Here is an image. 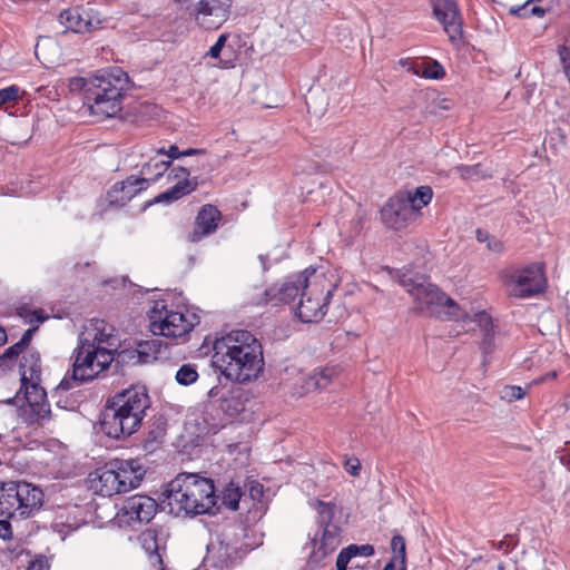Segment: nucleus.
I'll list each match as a JSON object with an SVG mask.
<instances>
[{"mask_svg":"<svg viewBox=\"0 0 570 570\" xmlns=\"http://www.w3.org/2000/svg\"><path fill=\"white\" fill-rule=\"evenodd\" d=\"M212 363L230 381L250 382L264 367L262 344L248 331H230L214 341Z\"/></svg>","mask_w":570,"mask_h":570,"instance_id":"obj_1","label":"nucleus"},{"mask_svg":"<svg viewBox=\"0 0 570 570\" xmlns=\"http://www.w3.org/2000/svg\"><path fill=\"white\" fill-rule=\"evenodd\" d=\"M216 501L213 480L196 473L184 472L166 485L160 507L176 517H193L209 513L216 505Z\"/></svg>","mask_w":570,"mask_h":570,"instance_id":"obj_2","label":"nucleus"},{"mask_svg":"<svg viewBox=\"0 0 570 570\" xmlns=\"http://www.w3.org/2000/svg\"><path fill=\"white\" fill-rule=\"evenodd\" d=\"M150 397L145 386H131L106 402L100 428L109 438L122 439L134 434L141 425Z\"/></svg>","mask_w":570,"mask_h":570,"instance_id":"obj_3","label":"nucleus"},{"mask_svg":"<svg viewBox=\"0 0 570 570\" xmlns=\"http://www.w3.org/2000/svg\"><path fill=\"white\" fill-rule=\"evenodd\" d=\"M128 77L119 68L94 78L72 77L68 81L71 92L83 91L85 104L90 114L100 119L115 117L121 110L122 94Z\"/></svg>","mask_w":570,"mask_h":570,"instance_id":"obj_4","label":"nucleus"},{"mask_svg":"<svg viewBox=\"0 0 570 570\" xmlns=\"http://www.w3.org/2000/svg\"><path fill=\"white\" fill-rule=\"evenodd\" d=\"M399 283L412 296L415 311L432 315L444 309L455 321L468 317V312L446 297L426 276L406 272L400 276Z\"/></svg>","mask_w":570,"mask_h":570,"instance_id":"obj_5","label":"nucleus"},{"mask_svg":"<svg viewBox=\"0 0 570 570\" xmlns=\"http://www.w3.org/2000/svg\"><path fill=\"white\" fill-rule=\"evenodd\" d=\"M71 358L72 370L58 385L63 391L71 390L85 382L92 381L115 361L114 354L79 340Z\"/></svg>","mask_w":570,"mask_h":570,"instance_id":"obj_6","label":"nucleus"},{"mask_svg":"<svg viewBox=\"0 0 570 570\" xmlns=\"http://www.w3.org/2000/svg\"><path fill=\"white\" fill-rule=\"evenodd\" d=\"M42 491L27 482H0V517L28 519L40 510Z\"/></svg>","mask_w":570,"mask_h":570,"instance_id":"obj_7","label":"nucleus"},{"mask_svg":"<svg viewBox=\"0 0 570 570\" xmlns=\"http://www.w3.org/2000/svg\"><path fill=\"white\" fill-rule=\"evenodd\" d=\"M510 295L515 297H530L544 291L546 278L539 265H529L513 271L508 281Z\"/></svg>","mask_w":570,"mask_h":570,"instance_id":"obj_8","label":"nucleus"},{"mask_svg":"<svg viewBox=\"0 0 570 570\" xmlns=\"http://www.w3.org/2000/svg\"><path fill=\"white\" fill-rule=\"evenodd\" d=\"M433 14L453 45L463 40V20L454 0H430Z\"/></svg>","mask_w":570,"mask_h":570,"instance_id":"obj_9","label":"nucleus"},{"mask_svg":"<svg viewBox=\"0 0 570 570\" xmlns=\"http://www.w3.org/2000/svg\"><path fill=\"white\" fill-rule=\"evenodd\" d=\"M193 326L194 324L180 312L166 311L163 315L161 312L154 309L150 315L149 328L155 335L177 338L189 333Z\"/></svg>","mask_w":570,"mask_h":570,"instance_id":"obj_10","label":"nucleus"},{"mask_svg":"<svg viewBox=\"0 0 570 570\" xmlns=\"http://www.w3.org/2000/svg\"><path fill=\"white\" fill-rule=\"evenodd\" d=\"M332 295L328 289L324 295L323 288L317 282L308 291L302 292V298L297 305V316L304 323L317 322L326 314V305Z\"/></svg>","mask_w":570,"mask_h":570,"instance_id":"obj_11","label":"nucleus"},{"mask_svg":"<svg viewBox=\"0 0 570 570\" xmlns=\"http://www.w3.org/2000/svg\"><path fill=\"white\" fill-rule=\"evenodd\" d=\"M384 225L391 229L400 230L407 226L417 216L413 212V205L404 198L402 193L391 197L381 209Z\"/></svg>","mask_w":570,"mask_h":570,"instance_id":"obj_12","label":"nucleus"},{"mask_svg":"<svg viewBox=\"0 0 570 570\" xmlns=\"http://www.w3.org/2000/svg\"><path fill=\"white\" fill-rule=\"evenodd\" d=\"M232 0H200L195 16L197 22L206 29L219 28L230 14Z\"/></svg>","mask_w":570,"mask_h":570,"instance_id":"obj_13","label":"nucleus"},{"mask_svg":"<svg viewBox=\"0 0 570 570\" xmlns=\"http://www.w3.org/2000/svg\"><path fill=\"white\" fill-rule=\"evenodd\" d=\"M60 23L76 33L91 32L99 28L101 19L92 9L70 8L59 14Z\"/></svg>","mask_w":570,"mask_h":570,"instance_id":"obj_14","label":"nucleus"},{"mask_svg":"<svg viewBox=\"0 0 570 570\" xmlns=\"http://www.w3.org/2000/svg\"><path fill=\"white\" fill-rule=\"evenodd\" d=\"M114 332L115 328L104 320H92L89 325L85 326L79 340L114 354L117 344Z\"/></svg>","mask_w":570,"mask_h":570,"instance_id":"obj_15","label":"nucleus"},{"mask_svg":"<svg viewBox=\"0 0 570 570\" xmlns=\"http://www.w3.org/2000/svg\"><path fill=\"white\" fill-rule=\"evenodd\" d=\"M157 511L156 501L147 495L136 494L125 500L121 512L130 521L149 522Z\"/></svg>","mask_w":570,"mask_h":570,"instance_id":"obj_16","label":"nucleus"},{"mask_svg":"<svg viewBox=\"0 0 570 570\" xmlns=\"http://www.w3.org/2000/svg\"><path fill=\"white\" fill-rule=\"evenodd\" d=\"M148 179L130 176L122 181L116 183L107 194L110 205L124 206L138 193L146 189Z\"/></svg>","mask_w":570,"mask_h":570,"instance_id":"obj_17","label":"nucleus"},{"mask_svg":"<svg viewBox=\"0 0 570 570\" xmlns=\"http://www.w3.org/2000/svg\"><path fill=\"white\" fill-rule=\"evenodd\" d=\"M111 468L115 469L119 485L122 492H127L137 488L144 475L145 471L137 460H112Z\"/></svg>","mask_w":570,"mask_h":570,"instance_id":"obj_18","label":"nucleus"},{"mask_svg":"<svg viewBox=\"0 0 570 570\" xmlns=\"http://www.w3.org/2000/svg\"><path fill=\"white\" fill-rule=\"evenodd\" d=\"M222 219V213L214 205H204L195 219V229L189 234L188 239L191 243L199 242L204 236L213 234Z\"/></svg>","mask_w":570,"mask_h":570,"instance_id":"obj_19","label":"nucleus"},{"mask_svg":"<svg viewBox=\"0 0 570 570\" xmlns=\"http://www.w3.org/2000/svg\"><path fill=\"white\" fill-rule=\"evenodd\" d=\"M340 542V529L332 523H326L320 542H314L317 547L309 554V561L316 566H321L323 560L335 551Z\"/></svg>","mask_w":570,"mask_h":570,"instance_id":"obj_20","label":"nucleus"},{"mask_svg":"<svg viewBox=\"0 0 570 570\" xmlns=\"http://www.w3.org/2000/svg\"><path fill=\"white\" fill-rule=\"evenodd\" d=\"M315 274L314 268H306L293 278H288L278 291L279 301L292 303L297 296L302 297V292H306L313 285L309 277Z\"/></svg>","mask_w":570,"mask_h":570,"instance_id":"obj_21","label":"nucleus"},{"mask_svg":"<svg viewBox=\"0 0 570 570\" xmlns=\"http://www.w3.org/2000/svg\"><path fill=\"white\" fill-rule=\"evenodd\" d=\"M463 322H472L475 323L482 334V340L480 342V348L483 355H488L492 353L494 350V326L492 317L485 313L484 311L474 313L473 316H470L468 313V317L462 320Z\"/></svg>","mask_w":570,"mask_h":570,"instance_id":"obj_22","label":"nucleus"},{"mask_svg":"<svg viewBox=\"0 0 570 570\" xmlns=\"http://www.w3.org/2000/svg\"><path fill=\"white\" fill-rule=\"evenodd\" d=\"M21 385L40 383L41 361L37 351H30L20 362Z\"/></svg>","mask_w":570,"mask_h":570,"instance_id":"obj_23","label":"nucleus"},{"mask_svg":"<svg viewBox=\"0 0 570 570\" xmlns=\"http://www.w3.org/2000/svg\"><path fill=\"white\" fill-rule=\"evenodd\" d=\"M95 488L102 497H112L114 494L122 493L117 473L115 469L111 468V462H108L100 471Z\"/></svg>","mask_w":570,"mask_h":570,"instance_id":"obj_24","label":"nucleus"},{"mask_svg":"<svg viewBox=\"0 0 570 570\" xmlns=\"http://www.w3.org/2000/svg\"><path fill=\"white\" fill-rule=\"evenodd\" d=\"M21 419L27 425H40L51 415L49 403H29L21 409Z\"/></svg>","mask_w":570,"mask_h":570,"instance_id":"obj_25","label":"nucleus"},{"mask_svg":"<svg viewBox=\"0 0 570 570\" xmlns=\"http://www.w3.org/2000/svg\"><path fill=\"white\" fill-rule=\"evenodd\" d=\"M405 199L413 205V212L416 216L420 215V210L426 206L433 196L432 188L430 186H420L413 193H402Z\"/></svg>","mask_w":570,"mask_h":570,"instance_id":"obj_26","label":"nucleus"},{"mask_svg":"<svg viewBox=\"0 0 570 570\" xmlns=\"http://www.w3.org/2000/svg\"><path fill=\"white\" fill-rule=\"evenodd\" d=\"M169 166L170 161L160 160L158 158H151L141 167V178H146L148 179V181H155L167 171Z\"/></svg>","mask_w":570,"mask_h":570,"instance_id":"obj_27","label":"nucleus"},{"mask_svg":"<svg viewBox=\"0 0 570 570\" xmlns=\"http://www.w3.org/2000/svg\"><path fill=\"white\" fill-rule=\"evenodd\" d=\"M332 375L333 370L331 368H323L320 372H314L305 380L304 389L306 392L324 389L330 384Z\"/></svg>","mask_w":570,"mask_h":570,"instance_id":"obj_28","label":"nucleus"},{"mask_svg":"<svg viewBox=\"0 0 570 570\" xmlns=\"http://www.w3.org/2000/svg\"><path fill=\"white\" fill-rule=\"evenodd\" d=\"M243 492L238 484L229 482L222 492V503L232 511H236Z\"/></svg>","mask_w":570,"mask_h":570,"instance_id":"obj_29","label":"nucleus"},{"mask_svg":"<svg viewBox=\"0 0 570 570\" xmlns=\"http://www.w3.org/2000/svg\"><path fill=\"white\" fill-rule=\"evenodd\" d=\"M21 390L24 391V399L27 404L48 403L46 390L40 386V383H29L21 385Z\"/></svg>","mask_w":570,"mask_h":570,"instance_id":"obj_30","label":"nucleus"},{"mask_svg":"<svg viewBox=\"0 0 570 570\" xmlns=\"http://www.w3.org/2000/svg\"><path fill=\"white\" fill-rule=\"evenodd\" d=\"M24 351L17 342L8 347L2 355H0V374L6 373L13 366L16 358Z\"/></svg>","mask_w":570,"mask_h":570,"instance_id":"obj_31","label":"nucleus"},{"mask_svg":"<svg viewBox=\"0 0 570 570\" xmlns=\"http://www.w3.org/2000/svg\"><path fill=\"white\" fill-rule=\"evenodd\" d=\"M455 170L459 173L462 179H479L491 177V174L483 170L481 164H475L472 166L460 165L455 167Z\"/></svg>","mask_w":570,"mask_h":570,"instance_id":"obj_32","label":"nucleus"},{"mask_svg":"<svg viewBox=\"0 0 570 570\" xmlns=\"http://www.w3.org/2000/svg\"><path fill=\"white\" fill-rule=\"evenodd\" d=\"M144 548L146 552L148 553L149 562L153 567L158 568L159 570H164L163 567V559L158 551V544L154 537H150L149 539H145Z\"/></svg>","mask_w":570,"mask_h":570,"instance_id":"obj_33","label":"nucleus"},{"mask_svg":"<svg viewBox=\"0 0 570 570\" xmlns=\"http://www.w3.org/2000/svg\"><path fill=\"white\" fill-rule=\"evenodd\" d=\"M176 381L180 385H189L197 381L198 373L196 371L195 365L193 364H184L176 372Z\"/></svg>","mask_w":570,"mask_h":570,"instance_id":"obj_34","label":"nucleus"},{"mask_svg":"<svg viewBox=\"0 0 570 570\" xmlns=\"http://www.w3.org/2000/svg\"><path fill=\"white\" fill-rule=\"evenodd\" d=\"M198 186V178L193 177L191 179H179L173 187V191L178 198L194 191Z\"/></svg>","mask_w":570,"mask_h":570,"instance_id":"obj_35","label":"nucleus"},{"mask_svg":"<svg viewBox=\"0 0 570 570\" xmlns=\"http://www.w3.org/2000/svg\"><path fill=\"white\" fill-rule=\"evenodd\" d=\"M165 434V429L160 426L149 431L146 440L144 441V449L153 452L163 442Z\"/></svg>","mask_w":570,"mask_h":570,"instance_id":"obj_36","label":"nucleus"},{"mask_svg":"<svg viewBox=\"0 0 570 570\" xmlns=\"http://www.w3.org/2000/svg\"><path fill=\"white\" fill-rule=\"evenodd\" d=\"M391 549L394 553V557L392 559L399 561L400 563L406 562L405 540L402 535L396 534L392 538Z\"/></svg>","mask_w":570,"mask_h":570,"instance_id":"obj_37","label":"nucleus"},{"mask_svg":"<svg viewBox=\"0 0 570 570\" xmlns=\"http://www.w3.org/2000/svg\"><path fill=\"white\" fill-rule=\"evenodd\" d=\"M220 409L233 416L242 410V403L233 396H222Z\"/></svg>","mask_w":570,"mask_h":570,"instance_id":"obj_38","label":"nucleus"},{"mask_svg":"<svg viewBox=\"0 0 570 570\" xmlns=\"http://www.w3.org/2000/svg\"><path fill=\"white\" fill-rule=\"evenodd\" d=\"M525 392L522 387L515 385H507L501 391V399L507 402L521 400Z\"/></svg>","mask_w":570,"mask_h":570,"instance_id":"obj_39","label":"nucleus"},{"mask_svg":"<svg viewBox=\"0 0 570 570\" xmlns=\"http://www.w3.org/2000/svg\"><path fill=\"white\" fill-rule=\"evenodd\" d=\"M19 98V88L17 86H10L0 89V107L7 102L14 101Z\"/></svg>","mask_w":570,"mask_h":570,"instance_id":"obj_40","label":"nucleus"},{"mask_svg":"<svg viewBox=\"0 0 570 570\" xmlns=\"http://www.w3.org/2000/svg\"><path fill=\"white\" fill-rule=\"evenodd\" d=\"M350 546L343 548L336 559V570H347L350 561L354 558L353 552H350Z\"/></svg>","mask_w":570,"mask_h":570,"instance_id":"obj_41","label":"nucleus"},{"mask_svg":"<svg viewBox=\"0 0 570 570\" xmlns=\"http://www.w3.org/2000/svg\"><path fill=\"white\" fill-rule=\"evenodd\" d=\"M350 552H353V556L354 558L357 557V556H363V557H371L374 554L375 550H374V547L372 544H362V546H357V544H350Z\"/></svg>","mask_w":570,"mask_h":570,"instance_id":"obj_42","label":"nucleus"},{"mask_svg":"<svg viewBox=\"0 0 570 570\" xmlns=\"http://www.w3.org/2000/svg\"><path fill=\"white\" fill-rule=\"evenodd\" d=\"M227 39H228V33L220 35L218 37L217 41L215 42V45L212 46L210 49L208 50L207 56H209L210 58H218Z\"/></svg>","mask_w":570,"mask_h":570,"instance_id":"obj_43","label":"nucleus"},{"mask_svg":"<svg viewBox=\"0 0 570 570\" xmlns=\"http://www.w3.org/2000/svg\"><path fill=\"white\" fill-rule=\"evenodd\" d=\"M361 468V461L357 458H350L344 461V469L352 476H358Z\"/></svg>","mask_w":570,"mask_h":570,"instance_id":"obj_44","label":"nucleus"},{"mask_svg":"<svg viewBox=\"0 0 570 570\" xmlns=\"http://www.w3.org/2000/svg\"><path fill=\"white\" fill-rule=\"evenodd\" d=\"M179 198L175 195L171 188L168 190L159 194L154 198V200L150 204H158V203H167L170 204L173 202L178 200Z\"/></svg>","mask_w":570,"mask_h":570,"instance_id":"obj_45","label":"nucleus"},{"mask_svg":"<svg viewBox=\"0 0 570 570\" xmlns=\"http://www.w3.org/2000/svg\"><path fill=\"white\" fill-rule=\"evenodd\" d=\"M444 75V70L441 65L436 61L433 62V66L428 67L424 70V76L430 79H439Z\"/></svg>","mask_w":570,"mask_h":570,"instance_id":"obj_46","label":"nucleus"},{"mask_svg":"<svg viewBox=\"0 0 570 570\" xmlns=\"http://www.w3.org/2000/svg\"><path fill=\"white\" fill-rule=\"evenodd\" d=\"M317 510L323 519L322 521L330 523L332 515H333L332 507L328 503L317 501Z\"/></svg>","mask_w":570,"mask_h":570,"instance_id":"obj_47","label":"nucleus"},{"mask_svg":"<svg viewBox=\"0 0 570 570\" xmlns=\"http://www.w3.org/2000/svg\"><path fill=\"white\" fill-rule=\"evenodd\" d=\"M168 180H171V179H190L189 178V171L187 168L185 167H174L168 176H167Z\"/></svg>","mask_w":570,"mask_h":570,"instance_id":"obj_48","label":"nucleus"},{"mask_svg":"<svg viewBox=\"0 0 570 570\" xmlns=\"http://www.w3.org/2000/svg\"><path fill=\"white\" fill-rule=\"evenodd\" d=\"M48 317H49L48 314L41 308L35 309L26 315V318L29 323H32L35 321L42 323L46 320H48Z\"/></svg>","mask_w":570,"mask_h":570,"instance_id":"obj_49","label":"nucleus"},{"mask_svg":"<svg viewBox=\"0 0 570 570\" xmlns=\"http://www.w3.org/2000/svg\"><path fill=\"white\" fill-rule=\"evenodd\" d=\"M0 538L3 540H10L12 538V528L7 518L0 520Z\"/></svg>","mask_w":570,"mask_h":570,"instance_id":"obj_50","label":"nucleus"},{"mask_svg":"<svg viewBox=\"0 0 570 570\" xmlns=\"http://www.w3.org/2000/svg\"><path fill=\"white\" fill-rule=\"evenodd\" d=\"M485 243L490 252L499 254L503 250V243L498 238L491 236Z\"/></svg>","mask_w":570,"mask_h":570,"instance_id":"obj_51","label":"nucleus"},{"mask_svg":"<svg viewBox=\"0 0 570 570\" xmlns=\"http://www.w3.org/2000/svg\"><path fill=\"white\" fill-rule=\"evenodd\" d=\"M37 330H38V327L36 326V327H32V328H28V330L23 333L22 337H21V338H20V341L18 342V343L21 345V347H22V348H24V350H26V348L28 347V345L30 344V342H31V340H32V336H33V334H35V332H36Z\"/></svg>","mask_w":570,"mask_h":570,"instance_id":"obj_52","label":"nucleus"},{"mask_svg":"<svg viewBox=\"0 0 570 570\" xmlns=\"http://www.w3.org/2000/svg\"><path fill=\"white\" fill-rule=\"evenodd\" d=\"M161 344V340H153L150 342H146L145 344H139V350H138V353L139 354H147V347L148 350L150 351L151 347H158L160 346Z\"/></svg>","mask_w":570,"mask_h":570,"instance_id":"obj_53","label":"nucleus"},{"mask_svg":"<svg viewBox=\"0 0 570 570\" xmlns=\"http://www.w3.org/2000/svg\"><path fill=\"white\" fill-rule=\"evenodd\" d=\"M222 396H227L225 393H223L222 389L219 386H213L208 391V397L213 401H219L222 403Z\"/></svg>","mask_w":570,"mask_h":570,"instance_id":"obj_54","label":"nucleus"},{"mask_svg":"<svg viewBox=\"0 0 570 570\" xmlns=\"http://www.w3.org/2000/svg\"><path fill=\"white\" fill-rule=\"evenodd\" d=\"M166 154L169 158H179L181 151H179L176 145H171L169 149L166 151Z\"/></svg>","mask_w":570,"mask_h":570,"instance_id":"obj_55","label":"nucleus"},{"mask_svg":"<svg viewBox=\"0 0 570 570\" xmlns=\"http://www.w3.org/2000/svg\"><path fill=\"white\" fill-rule=\"evenodd\" d=\"M491 236L489 235L488 232L485 230H482V229H478L476 230V239L480 242V243H485Z\"/></svg>","mask_w":570,"mask_h":570,"instance_id":"obj_56","label":"nucleus"},{"mask_svg":"<svg viewBox=\"0 0 570 570\" xmlns=\"http://www.w3.org/2000/svg\"><path fill=\"white\" fill-rule=\"evenodd\" d=\"M548 9L543 8V7H539V6H533L531 8V14L533 16H537V17H543L544 13L547 12Z\"/></svg>","mask_w":570,"mask_h":570,"instance_id":"obj_57","label":"nucleus"},{"mask_svg":"<svg viewBox=\"0 0 570 570\" xmlns=\"http://www.w3.org/2000/svg\"><path fill=\"white\" fill-rule=\"evenodd\" d=\"M199 154H205V150L204 149L189 148V149H186V150L181 151L180 157L181 156L199 155Z\"/></svg>","mask_w":570,"mask_h":570,"instance_id":"obj_58","label":"nucleus"},{"mask_svg":"<svg viewBox=\"0 0 570 570\" xmlns=\"http://www.w3.org/2000/svg\"><path fill=\"white\" fill-rule=\"evenodd\" d=\"M8 340L7 333L3 327L0 326V345H3Z\"/></svg>","mask_w":570,"mask_h":570,"instance_id":"obj_59","label":"nucleus"},{"mask_svg":"<svg viewBox=\"0 0 570 570\" xmlns=\"http://www.w3.org/2000/svg\"><path fill=\"white\" fill-rule=\"evenodd\" d=\"M396 562H397L396 560L391 559V560L386 563V566L384 567V569H383V570H395V563H396Z\"/></svg>","mask_w":570,"mask_h":570,"instance_id":"obj_60","label":"nucleus"},{"mask_svg":"<svg viewBox=\"0 0 570 570\" xmlns=\"http://www.w3.org/2000/svg\"><path fill=\"white\" fill-rule=\"evenodd\" d=\"M556 377H557V372L556 371H551L544 377H542L540 381L554 380Z\"/></svg>","mask_w":570,"mask_h":570,"instance_id":"obj_61","label":"nucleus"},{"mask_svg":"<svg viewBox=\"0 0 570 570\" xmlns=\"http://www.w3.org/2000/svg\"><path fill=\"white\" fill-rule=\"evenodd\" d=\"M497 549L508 551L509 544H507L505 541H500L497 546Z\"/></svg>","mask_w":570,"mask_h":570,"instance_id":"obj_62","label":"nucleus"},{"mask_svg":"<svg viewBox=\"0 0 570 570\" xmlns=\"http://www.w3.org/2000/svg\"><path fill=\"white\" fill-rule=\"evenodd\" d=\"M28 570H43L41 564H31Z\"/></svg>","mask_w":570,"mask_h":570,"instance_id":"obj_63","label":"nucleus"},{"mask_svg":"<svg viewBox=\"0 0 570 570\" xmlns=\"http://www.w3.org/2000/svg\"><path fill=\"white\" fill-rule=\"evenodd\" d=\"M504 569H505V568H504V564H503V563H499V564H498V570H504Z\"/></svg>","mask_w":570,"mask_h":570,"instance_id":"obj_64","label":"nucleus"}]
</instances>
